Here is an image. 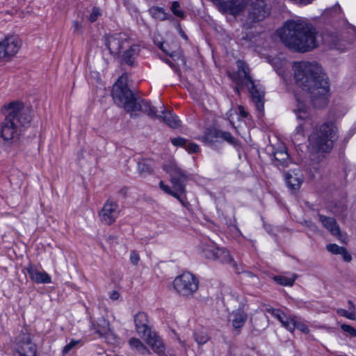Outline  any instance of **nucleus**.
Wrapping results in <instances>:
<instances>
[{
  "label": "nucleus",
  "mask_w": 356,
  "mask_h": 356,
  "mask_svg": "<svg viewBox=\"0 0 356 356\" xmlns=\"http://www.w3.org/2000/svg\"><path fill=\"white\" fill-rule=\"evenodd\" d=\"M270 13V9L267 8L266 1H252L248 20L250 22L262 21Z\"/></svg>",
  "instance_id": "obj_15"
},
{
  "label": "nucleus",
  "mask_w": 356,
  "mask_h": 356,
  "mask_svg": "<svg viewBox=\"0 0 356 356\" xmlns=\"http://www.w3.org/2000/svg\"><path fill=\"white\" fill-rule=\"evenodd\" d=\"M226 141L228 144L236 147L238 145L239 141L234 138L231 133L220 129V140Z\"/></svg>",
  "instance_id": "obj_31"
},
{
  "label": "nucleus",
  "mask_w": 356,
  "mask_h": 356,
  "mask_svg": "<svg viewBox=\"0 0 356 356\" xmlns=\"http://www.w3.org/2000/svg\"><path fill=\"white\" fill-rule=\"evenodd\" d=\"M297 317L296 316H285V319H284V322H282V325L284 327H285L289 331L293 332L296 329V321Z\"/></svg>",
  "instance_id": "obj_34"
},
{
  "label": "nucleus",
  "mask_w": 356,
  "mask_h": 356,
  "mask_svg": "<svg viewBox=\"0 0 356 356\" xmlns=\"http://www.w3.org/2000/svg\"><path fill=\"white\" fill-rule=\"evenodd\" d=\"M199 140L216 150L222 147V143L220 140V129L216 128H207Z\"/></svg>",
  "instance_id": "obj_16"
},
{
  "label": "nucleus",
  "mask_w": 356,
  "mask_h": 356,
  "mask_svg": "<svg viewBox=\"0 0 356 356\" xmlns=\"http://www.w3.org/2000/svg\"><path fill=\"white\" fill-rule=\"evenodd\" d=\"M127 192V188H121L120 191H119V193L120 194H122L124 197L126 195Z\"/></svg>",
  "instance_id": "obj_54"
},
{
  "label": "nucleus",
  "mask_w": 356,
  "mask_h": 356,
  "mask_svg": "<svg viewBox=\"0 0 356 356\" xmlns=\"http://www.w3.org/2000/svg\"><path fill=\"white\" fill-rule=\"evenodd\" d=\"M198 284L197 278L188 272L177 276L173 282L176 291L181 296L187 297L192 296L197 290Z\"/></svg>",
  "instance_id": "obj_11"
},
{
  "label": "nucleus",
  "mask_w": 356,
  "mask_h": 356,
  "mask_svg": "<svg viewBox=\"0 0 356 356\" xmlns=\"http://www.w3.org/2000/svg\"><path fill=\"white\" fill-rule=\"evenodd\" d=\"M348 305H349V309H353V311H354V309H355V305H354V303L353 302V301H351V300H348Z\"/></svg>",
  "instance_id": "obj_56"
},
{
  "label": "nucleus",
  "mask_w": 356,
  "mask_h": 356,
  "mask_svg": "<svg viewBox=\"0 0 356 356\" xmlns=\"http://www.w3.org/2000/svg\"><path fill=\"white\" fill-rule=\"evenodd\" d=\"M13 346L19 356H37V346L26 327L23 328L15 337Z\"/></svg>",
  "instance_id": "obj_9"
},
{
  "label": "nucleus",
  "mask_w": 356,
  "mask_h": 356,
  "mask_svg": "<svg viewBox=\"0 0 356 356\" xmlns=\"http://www.w3.org/2000/svg\"><path fill=\"white\" fill-rule=\"evenodd\" d=\"M247 319L248 314L241 307L232 312L230 314V321L232 322V325L236 334H238L241 332V329L245 325Z\"/></svg>",
  "instance_id": "obj_18"
},
{
  "label": "nucleus",
  "mask_w": 356,
  "mask_h": 356,
  "mask_svg": "<svg viewBox=\"0 0 356 356\" xmlns=\"http://www.w3.org/2000/svg\"><path fill=\"white\" fill-rule=\"evenodd\" d=\"M179 33L181 35V36L185 39V40H187L188 39V37L187 35H186V33L181 29H179Z\"/></svg>",
  "instance_id": "obj_55"
},
{
  "label": "nucleus",
  "mask_w": 356,
  "mask_h": 356,
  "mask_svg": "<svg viewBox=\"0 0 356 356\" xmlns=\"http://www.w3.org/2000/svg\"><path fill=\"white\" fill-rule=\"evenodd\" d=\"M319 221L332 235L339 236L340 235V229L338 226L335 219L331 217L319 214Z\"/></svg>",
  "instance_id": "obj_23"
},
{
  "label": "nucleus",
  "mask_w": 356,
  "mask_h": 356,
  "mask_svg": "<svg viewBox=\"0 0 356 356\" xmlns=\"http://www.w3.org/2000/svg\"><path fill=\"white\" fill-rule=\"evenodd\" d=\"M91 330L99 337H106L111 332L110 323L104 318H99L96 321L92 322Z\"/></svg>",
  "instance_id": "obj_19"
},
{
  "label": "nucleus",
  "mask_w": 356,
  "mask_h": 356,
  "mask_svg": "<svg viewBox=\"0 0 356 356\" xmlns=\"http://www.w3.org/2000/svg\"><path fill=\"white\" fill-rule=\"evenodd\" d=\"M194 337L195 341L199 344H204L209 340V337L204 329L195 332Z\"/></svg>",
  "instance_id": "obj_33"
},
{
  "label": "nucleus",
  "mask_w": 356,
  "mask_h": 356,
  "mask_svg": "<svg viewBox=\"0 0 356 356\" xmlns=\"http://www.w3.org/2000/svg\"><path fill=\"white\" fill-rule=\"evenodd\" d=\"M161 113L162 115H159L158 113L159 116L156 118H161L163 121L170 127L172 129H177L181 126V121L179 120L178 117L170 111L163 108Z\"/></svg>",
  "instance_id": "obj_21"
},
{
  "label": "nucleus",
  "mask_w": 356,
  "mask_h": 356,
  "mask_svg": "<svg viewBox=\"0 0 356 356\" xmlns=\"http://www.w3.org/2000/svg\"><path fill=\"white\" fill-rule=\"evenodd\" d=\"M200 250L202 257L207 259L218 261L223 264H229L232 260L229 252L226 248L218 246L210 240L202 242Z\"/></svg>",
  "instance_id": "obj_10"
},
{
  "label": "nucleus",
  "mask_w": 356,
  "mask_h": 356,
  "mask_svg": "<svg viewBox=\"0 0 356 356\" xmlns=\"http://www.w3.org/2000/svg\"><path fill=\"white\" fill-rule=\"evenodd\" d=\"M341 329L343 332L348 333L351 337H356V329L353 326L348 324H341Z\"/></svg>",
  "instance_id": "obj_41"
},
{
  "label": "nucleus",
  "mask_w": 356,
  "mask_h": 356,
  "mask_svg": "<svg viewBox=\"0 0 356 356\" xmlns=\"http://www.w3.org/2000/svg\"><path fill=\"white\" fill-rule=\"evenodd\" d=\"M22 40L17 35H10L0 41V61L8 60L19 51Z\"/></svg>",
  "instance_id": "obj_12"
},
{
  "label": "nucleus",
  "mask_w": 356,
  "mask_h": 356,
  "mask_svg": "<svg viewBox=\"0 0 356 356\" xmlns=\"http://www.w3.org/2000/svg\"><path fill=\"white\" fill-rule=\"evenodd\" d=\"M127 81V76L122 75L113 85L111 95L115 103L129 113L132 118L138 116V112L152 118L159 116L156 106L150 101L135 95L128 87Z\"/></svg>",
  "instance_id": "obj_4"
},
{
  "label": "nucleus",
  "mask_w": 356,
  "mask_h": 356,
  "mask_svg": "<svg viewBox=\"0 0 356 356\" xmlns=\"http://www.w3.org/2000/svg\"><path fill=\"white\" fill-rule=\"evenodd\" d=\"M296 2L300 6H305V5L311 3L312 1H296Z\"/></svg>",
  "instance_id": "obj_57"
},
{
  "label": "nucleus",
  "mask_w": 356,
  "mask_h": 356,
  "mask_svg": "<svg viewBox=\"0 0 356 356\" xmlns=\"http://www.w3.org/2000/svg\"><path fill=\"white\" fill-rule=\"evenodd\" d=\"M130 261L132 264L137 265L140 261L139 254L136 251H132L130 254Z\"/></svg>",
  "instance_id": "obj_45"
},
{
  "label": "nucleus",
  "mask_w": 356,
  "mask_h": 356,
  "mask_svg": "<svg viewBox=\"0 0 356 356\" xmlns=\"http://www.w3.org/2000/svg\"><path fill=\"white\" fill-rule=\"evenodd\" d=\"M237 70L229 74L230 79L236 84L234 91L241 95V90L248 88L256 109L260 115L264 110V90L259 85H256L250 75V70L243 60L236 62Z\"/></svg>",
  "instance_id": "obj_5"
},
{
  "label": "nucleus",
  "mask_w": 356,
  "mask_h": 356,
  "mask_svg": "<svg viewBox=\"0 0 356 356\" xmlns=\"http://www.w3.org/2000/svg\"><path fill=\"white\" fill-rule=\"evenodd\" d=\"M218 10L222 14L236 16L246 6V1H213Z\"/></svg>",
  "instance_id": "obj_14"
},
{
  "label": "nucleus",
  "mask_w": 356,
  "mask_h": 356,
  "mask_svg": "<svg viewBox=\"0 0 356 356\" xmlns=\"http://www.w3.org/2000/svg\"><path fill=\"white\" fill-rule=\"evenodd\" d=\"M296 328L305 334H308L309 332L308 326L303 322L296 319Z\"/></svg>",
  "instance_id": "obj_43"
},
{
  "label": "nucleus",
  "mask_w": 356,
  "mask_h": 356,
  "mask_svg": "<svg viewBox=\"0 0 356 356\" xmlns=\"http://www.w3.org/2000/svg\"><path fill=\"white\" fill-rule=\"evenodd\" d=\"M337 314L341 316H344L350 320L355 319V313L354 311L349 312L343 309H339L337 310Z\"/></svg>",
  "instance_id": "obj_38"
},
{
  "label": "nucleus",
  "mask_w": 356,
  "mask_h": 356,
  "mask_svg": "<svg viewBox=\"0 0 356 356\" xmlns=\"http://www.w3.org/2000/svg\"><path fill=\"white\" fill-rule=\"evenodd\" d=\"M179 7V1H173V3L171 6V10L175 15L180 18H184L185 16V13L180 10Z\"/></svg>",
  "instance_id": "obj_36"
},
{
  "label": "nucleus",
  "mask_w": 356,
  "mask_h": 356,
  "mask_svg": "<svg viewBox=\"0 0 356 356\" xmlns=\"http://www.w3.org/2000/svg\"><path fill=\"white\" fill-rule=\"evenodd\" d=\"M185 149L190 154L197 153L199 152V146L195 143H190L186 144Z\"/></svg>",
  "instance_id": "obj_44"
},
{
  "label": "nucleus",
  "mask_w": 356,
  "mask_h": 356,
  "mask_svg": "<svg viewBox=\"0 0 356 356\" xmlns=\"http://www.w3.org/2000/svg\"><path fill=\"white\" fill-rule=\"evenodd\" d=\"M340 254L342 255L343 260L346 262H349L352 259L351 255L345 248H343V251H341Z\"/></svg>",
  "instance_id": "obj_46"
},
{
  "label": "nucleus",
  "mask_w": 356,
  "mask_h": 356,
  "mask_svg": "<svg viewBox=\"0 0 356 356\" xmlns=\"http://www.w3.org/2000/svg\"><path fill=\"white\" fill-rule=\"evenodd\" d=\"M5 118L1 125L3 144L16 145L31 125V111L20 101L11 102L4 106Z\"/></svg>",
  "instance_id": "obj_2"
},
{
  "label": "nucleus",
  "mask_w": 356,
  "mask_h": 356,
  "mask_svg": "<svg viewBox=\"0 0 356 356\" xmlns=\"http://www.w3.org/2000/svg\"><path fill=\"white\" fill-rule=\"evenodd\" d=\"M172 144L177 147H186L187 144V140L182 137L174 138L171 140Z\"/></svg>",
  "instance_id": "obj_39"
},
{
  "label": "nucleus",
  "mask_w": 356,
  "mask_h": 356,
  "mask_svg": "<svg viewBox=\"0 0 356 356\" xmlns=\"http://www.w3.org/2000/svg\"><path fill=\"white\" fill-rule=\"evenodd\" d=\"M285 180L289 188L298 189L303 181V176L299 170H294L285 173Z\"/></svg>",
  "instance_id": "obj_20"
},
{
  "label": "nucleus",
  "mask_w": 356,
  "mask_h": 356,
  "mask_svg": "<svg viewBox=\"0 0 356 356\" xmlns=\"http://www.w3.org/2000/svg\"><path fill=\"white\" fill-rule=\"evenodd\" d=\"M120 213V209L118 202L109 197L99 212V217L103 224L111 225L116 221Z\"/></svg>",
  "instance_id": "obj_13"
},
{
  "label": "nucleus",
  "mask_w": 356,
  "mask_h": 356,
  "mask_svg": "<svg viewBox=\"0 0 356 356\" xmlns=\"http://www.w3.org/2000/svg\"><path fill=\"white\" fill-rule=\"evenodd\" d=\"M277 34L289 49L298 52H307L317 46L316 29L311 24L299 21H287L277 30Z\"/></svg>",
  "instance_id": "obj_3"
},
{
  "label": "nucleus",
  "mask_w": 356,
  "mask_h": 356,
  "mask_svg": "<svg viewBox=\"0 0 356 356\" xmlns=\"http://www.w3.org/2000/svg\"><path fill=\"white\" fill-rule=\"evenodd\" d=\"M164 170L170 175V181L175 191L172 190L169 186L165 185L163 181L159 182L160 188L165 193L178 200L183 207L187 208L190 204L186 197V186L189 175L174 163L165 165Z\"/></svg>",
  "instance_id": "obj_6"
},
{
  "label": "nucleus",
  "mask_w": 356,
  "mask_h": 356,
  "mask_svg": "<svg viewBox=\"0 0 356 356\" xmlns=\"http://www.w3.org/2000/svg\"><path fill=\"white\" fill-rule=\"evenodd\" d=\"M101 10L97 7H94L92 10V12L89 16V21L90 22H95L97 18L101 15Z\"/></svg>",
  "instance_id": "obj_42"
},
{
  "label": "nucleus",
  "mask_w": 356,
  "mask_h": 356,
  "mask_svg": "<svg viewBox=\"0 0 356 356\" xmlns=\"http://www.w3.org/2000/svg\"><path fill=\"white\" fill-rule=\"evenodd\" d=\"M297 118L300 120H306L308 118V111L305 104L298 99V108L295 111Z\"/></svg>",
  "instance_id": "obj_32"
},
{
  "label": "nucleus",
  "mask_w": 356,
  "mask_h": 356,
  "mask_svg": "<svg viewBox=\"0 0 356 356\" xmlns=\"http://www.w3.org/2000/svg\"><path fill=\"white\" fill-rule=\"evenodd\" d=\"M129 344L132 349H135L142 355L150 354L147 348L138 339L135 337L131 338L129 341Z\"/></svg>",
  "instance_id": "obj_28"
},
{
  "label": "nucleus",
  "mask_w": 356,
  "mask_h": 356,
  "mask_svg": "<svg viewBox=\"0 0 356 356\" xmlns=\"http://www.w3.org/2000/svg\"><path fill=\"white\" fill-rule=\"evenodd\" d=\"M105 44L111 54H119L122 48V42L115 35L109 36L106 39Z\"/></svg>",
  "instance_id": "obj_26"
},
{
  "label": "nucleus",
  "mask_w": 356,
  "mask_h": 356,
  "mask_svg": "<svg viewBox=\"0 0 356 356\" xmlns=\"http://www.w3.org/2000/svg\"><path fill=\"white\" fill-rule=\"evenodd\" d=\"M81 24L77 22V21H74L73 22V28H74V32H76L79 30V29L81 28Z\"/></svg>",
  "instance_id": "obj_51"
},
{
  "label": "nucleus",
  "mask_w": 356,
  "mask_h": 356,
  "mask_svg": "<svg viewBox=\"0 0 356 356\" xmlns=\"http://www.w3.org/2000/svg\"><path fill=\"white\" fill-rule=\"evenodd\" d=\"M80 343L79 340L72 339L63 349V354H67L73 348Z\"/></svg>",
  "instance_id": "obj_40"
},
{
  "label": "nucleus",
  "mask_w": 356,
  "mask_h": 356,
  "mask_svg": "<svg viewBox=\"0 0 356 356\" xmlns=\"http://www.w3.org/2000/svg\"><path fill=\"white\" fill-rule=\"evenodd\" d=\"M141 50L140 46L138 44H132L127 50H126L122 56V60L124 63L132 65L135 59L138 56Z\"/></svg>",
  "instance_id": "obj_25"
},
{
  "label": "nucleus",
  "mask_w": 356,
  "mask_h": 356,
  "mask_svg": "<svg viewBox=\"0 0 356 356\" xmlns=\"http://www.w3.org/2000/svg\"><path fill=\"white\" fill-rule=\"evenodd\" d=\"M160 49L162 50L165 54L172 56V54L170 52L169 49H167V45H165V43H163V48Z\"/></svg>",
  "instance_id": "obj_52"
},
{
  "label": "nucleus",
  "mask_w": 356,
  "mask_h": 356,
  "mask_svg": "<svg viewBox=\"0 0 356 356\" xmlns=\"http://www.w3.org/2000/svg\"><path fill=\"white\" fill-rule=\"evenodd\" d=\"M293 70L296 84L309 93L312 104L316 108L325 106L330 86L321 67L316 62L301 61L295 63Z\"/></svg>",
  "instance_id": "obj_1"
},
{
  "label": "nucleus",
  "mask_w": 356,
  "mask_h": 356,
  "mask_svg": "<svg viewBox=\"0 0 356 356\" xmlns=\"http://www.w3.org/2000/svg\"><path fill=\"white\" fill-rule=\"evenodd\" d=\"M297 278L296 274H292L290 277L286 275H277L274 277V280L280 285L292 286Z\"/></svg>",
  "instance_id": "obj_29"
},
{
  "label": "nucleus",
  "mask_w": 356,
  "mask_h": 356,
  "mask_svg": "<svg viewBox=\"0 0 356 356\" xmlns=\"http://www.w3.org/2000/svg\"><path fill=\"white\" fill-rule=\"evenodd\" d=\"M337 128L332 122L323 124L309 138L311 144L318 152H328L337 138Z\"/></svg>",
  "instance_id": "obj_7"
},
{
  "label": "nucleus",
  "mask_w": 356,
  "mask_h": 356,
  "mask_svg": "<svg viewBox=\"0 0 356 356\" xmlns=\"http://www.w3.org/2000/svg\"><path fill=\"white\" fill-rule=\"evenodd\" d=\"M25 270L33 282L37 284L51 283V278L50 275L44 271H39L34 264H29Z\"/></svg>",
  "instance_id": "obj_17"
},
{
  "label": "nucleus",
  "mask_w": 356,
  "mask_h": 356,
  "mask_svg": "<svg viewBox=\"0 0 356 356\" xmlns=\"http://www.w3.org/2000/svg\"><path fill=\"white\" fill-rule=\"evenodd\" d=\"M304 127L302 124H299L296 129V134L293 137L296 139L298 136H303Z\"/></svg>",
  "instance_id": "obj_47"
},
{
  "label": "nucleus",
  "mask_w": 356,
  "mask_h": 356,
  "mask_svg": "<svg viewBox=\"0 0 356 356\" xmlns=\"http://www.w3.org/2000/svg\"><path fill=\"white\" fill-rule=\"evenodd\" d=\"M154 170V161L149 159H140L137 162V170L142 177H147Z\"/></svg>",
  "instance_id": "obj_24"
},
{
  "label": "nucleus",
  "mask_w": 356,
  "mask_h": 356,
  "mask_svg": "<svg viewBox=\"0 0 356 356\" xmlns=\"http://www.w3.org/2000/svg\"><path fill=\"white\" fill-rule=\"evenodd\" d=\"M326 249L328 252L332 254H340L341 251H343V247L339 246L338 245L334 243H331L327 245Z\"/></svg>",
  "instance_id": "obj_37"
},
{
  "label": "nucleus",
  "mask_w": 356,
  "mask_h": 356,
  "mask_svg": "<svg viewBox=\"0 0 356 356\" xmlns=\"http://www.w3.org/2000/svg\"><path fill=\"white\" fill-rule=\"evenodd\" d=\"M238 43L245 48H250L256 44L257 35L252 31H243L238 36Z\"/></svg>",
  "instance_id": "obj_22"
},
{
  "label": "nucleus",
  "mask_w": 356,
  "mask_h": 356,
  "mask_svg": "<svg viewBox=\"0 0 356 356\" xmlns=\"http://www.w3.org/2000/svg\"><path fill=\"white\" fill-rule=\"evenodd\" d=\"M154 44L159 49L163 48V43L164 42L162 41L161 38H159V36H154Z\"/></svg>",
  "instance_id": "obj_48"
},
{
  "label": "nucleus",
  "mask_w": 356,
  "mask_h": 356,
  "mask_svg": "<svg viewBox=\"0 0 356 356\" xmlns=\"http://www.w3.org/2000/svg\"><path fill=\"white\" fill-rule=\"evenodd\" d=\"M275 162L276 165H287L289 162V156L286 149L283 147L275 151L274 153Z\"/></svg>",
  "instance_id": "obj_27"
},
{
  "label": "nucleus",
  "mask_w": 356,
  "mask_h": 356,
  "mask_svg": "<svg viewBox=\"0 0 356 356\" xmlns=\"http://www.w3.org/2000/svg\"><path fill=\"white\" fill-rule=\"evenodd\" d=\"M109 297L113 300H117L120 297V293L117 291H113L110 293Z\"/></svg>",
  "instance_id": "obj_50"
},
{
  "label": "nucleus",
  "mask_w": 356,
  "mask_h": 356,
  "mask_svg": "<svg viewBox=\"0 0 356 356\" xmlns=\"http://www.w3.org/2000/svg\"><path fill=\"white\" fill-rule=\"evenodd\" d=\"M134 323L136 331L139 334H142L154 352L163 356L165 350L164 344L156 334L149 327L147 314L145 312L137 313L134 316Z\"/></svg>",
  "instance_id": "obj_8"
},
{
  "label": "nucleus",
  "mask_w": 356,
  "mask_h": 356,
  "mask_svg": "<svg viewBox=\"0 0 356 356\" xmlns=\"http://www.w3.org/2000/svg\"><path fill=\"white\" fill-rule=\"evenodd\" d=\"M164 61L165 63H166L167 64H168L170 65V67L172 68H174L175 67V65L168 58H165L164 59Z\"/></svg>",
  "instance_id": "obj_53"
},
{
  "label": "nucleus",
  "mask_w": 356,
  "mask_h": 356,
  "mask_svg": "<svg viewBox=\"0 0 356 356\" xmlns=\"http://www.w3.org/2000/svg\"><path fill=\"white\" fill-rule=\"evenodd\" d=\"M239 114L242 118H247L248 113L245 111V108L242 106H238Z\"/></svg>",
  "instance_id": "obj_49"
},
{
  "label": "nucleus",
  "mask_w": 356,
  "mask_h": 356,
  "mask_svg": "<svg viewBox=\"0 0 356 356\" xmlns=\"http://www.w3.org/2000/svg\"><path fill=\"white\" fill-rule=\"evenodd\" d=\"M149 12L154 19L162 21L168 18V13L162 8L154 6L149 8Z\"/></svg>",
  "instance_id": "obj_30"
},
{
  "label": "nucleus",
  "mask_w": 356,
  "mask_h": 356,
  "mask_svg": "<svg viewBox=\"0 0 356 356\" xmlns=\"http://www.w3.org/2000/svg\"><path fill=\"white\" fill-rule=\"evenodd\" d=\"M268 312L270 313L275 318H276L281 323L284 322V319H285L286 314L278 309H268Z\"/></svg>",
  "instance_id": "obj_35"
}]
</instances>
